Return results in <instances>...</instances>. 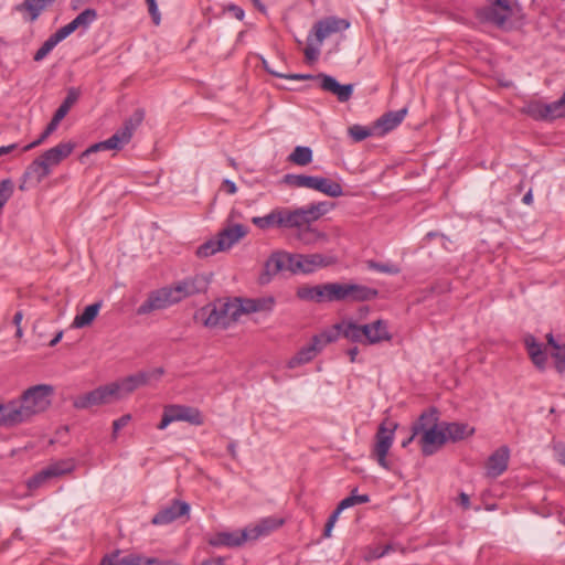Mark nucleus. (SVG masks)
<instances>
[{"mask_svg": "<svg viewBox=\"0 0 565 565\" xmlns=\"http://www.w3.org/2000/svg\"><path fill=\"white\" fill-rule=\"evenodd\" d=\"M279 210V227L292 228V210L278 207Z\"/></svg>", "mask_w": 565, "mask_h": 565, "instance_id": "obj_59", "label": "nucleus"}, {"mask_svg": "<svg viewBox=\"0 0 565 565\" xmlns=\"http://www.w3.org/2000/svg\"><path fill=\"white\" fill-rule=\"evenodd\" d=\"M350 23L345 19L337 18V17H327L317 21L312 30L309 34H312V38L317 42L318 46H321L323 41L330 36L331 34L345 31L349 29Z\"/></svg>", "mask_w": 565, "mask_h": 565, "instance_id": "obj_14", "label": "nucleus"}, {"mask_svg": "<svg viewBox=\"0 0 565 565\" xmlns=\"http://www.w3.org/2000/svg\"><path fill=\"white\" fill-rule=\"evenodd\" d=\"M248 541L246 527L233 532H217L207 539V543L213 547H239Z\"/></svg>", "mask_w": 565, "mask_h": 565, "instance_id": "obj_20", "label": "nucleus"}, {"mask_svg": "<svg viewBox=\"0 0 565 565\" xmlns=\"http://www.w3.org/2000/svg\"><path fill=\"white\" fill-rule=\"evenodd\" d=\"M317 79L320 82V88L334 95L340 103L348 102L353 94V84H340L333 76L319 73Z\"/></svg>", "mask_w": 565, "mask_h": 565, "instance_id": "obj_18", "label": "nucleus"}, {"mask_svg": "<svg viewBox=\"0 0 565 565\" xmlns=\"http://www.w3.org/2000/svg\"><path fill=\"white\" fill-rule=\"evenodd\" d=\"M145 1L147 2L148 11L152 18L153 23L158 25L160 23V12H159L156 0H145Z\"/></svg>", "mask_w": 565, "mask_h": 565, "instance_id": "obj_61", "label": "nucleus"}, {"mask_svg": "<svg viewBox=\"0 0 565 565\" xmlns=\"http://www.w3.org/2000/svg\"><path fill=\"white\" fill-rule=\"evenodd\" d=\"M54 390L47 384H39L28 388L19 401H11L13 411H17L19 424L28 422L33 415L44 412L51 404Z\"/></svg>", "mask_w": 565, "mask_h": 565, "instance_id": "obj_1", "label": "nucleus"}, {"mask_svg": "<svg viewBox=\"0 0 565 565\" xmlns=\"http://www.w3.org/2000/svg\"><path fill=\"white\" fill-rule=\"evenodd\" d=\"M282 270L292 273V254L286 252H275L266 260L263 273L259 276V282L266 285L273 277Z\"/></svg>", "mask_w": 565, "mask_h": 565, "instance_id": "obj_12", "label": "nucleus"}, {"mask_svg": "<svg viewBox=\"0 0 565 565\" xmlns=\"http://www.w3.org/2000/svg\"><path fill=\"white\" fill-rule=\"evenodd\" d=\"M248 231L244 225L234 224L221 231L216 238L220 241V245L224 246L226 250L245 237Z\"/></svg>", "mask_w": 565, "mask_h": 565, "instance_id": "obj_28", "label": "nucleus"}, {"mask_svg": "<svg viewBox=\"0 0 565 565\" xmlns=\"http://www.w3.org/2000/svg\"><path fill=\"white\" fill-rule=\"evenodd\" d=\"M363 330L365 331V334H363L364 344H376L392 339V335L388 332L387 322L382 319L363 324Z\"/></svg>", "mask_w": 565, "mask_h": 565, "instance_id": "obj_24", "label": "nucleus"}, {"mask_svg": "<svg viewBox=\"0 0 565 565\" xmlns=\"http://www.w3.org/2000/svg\"><path fill=\"white\" fill-rule=\"evenodd\" d=\"M61 42L58 36L53 33L50 38L41 45V47L35 52L33 60L35 62H41L44 60L50 52Z\"/></svg>", "mask_w": 565, "mask_h": 565, "instance_id": "obj_45", "label": "nucleus"}, {"mask_svg": "<svg viewBox=\"0 0 565 565\" xmlns=\"http://www.w3.org/2000/svg\"><path fill=\"white\" fill-rule=\"evenodd\" d=\"M17 411H13L11 403L0 404V427H13L19 425Z\"/></svg>", "mask_w": 565, "mask_h": 565, "instance_id": "obj_42", "label": "nucleus"}, {"mask_svg": "<svg viewBox=\"0 0 565 565\" xmlns=\"http://www.w3.org/2000/svg\"><path fill=\"white\" fill-rule=\"evenodd\" d=\"M510 450L507 446L497 449L488 459L487 475L492 478L501 476L508 468Z\"/></svg>", "mask_w": 565, "mask_h": 565, "instance_id": "obj_26", "label": "nucleus"}, {"mask_svg": "<svg viewBox=\"0 0 565 565\" xmlns=\"http://www.w3.org/2000/svg\"><path fill=\"white\" fill-rule=\"evenodd\" d=\"M82 30V28L78 25V23L73 19L70 23L65 24L64 26L60 28L55 34L58 36L61 41L66 39L68 35H71L76 30Z\"/></svg>", "mask_w": 565, "mask_h": 565, "instance_id": "obj_57", "label": "nucleus"}, {"mask_svg": "<svg viewBox=\"0 0 565 565\" xmlns=\"http://www.w3.org/2000/svg\"><path fill=\"white\" fill-rule=\"evenodd\" d=\"M370 501V497L367 494H354L352 493L351 495L344 498L343 500L340 501V509H348V508H351V507H354L356 504H363V503H367Z\"/></svg>", "mask_w": 565, "mask_h": 565, "instance_id": "obj_53", "label": "nucleus"}, {"mask_svg": "<svg viewBox=\"0 0 565 565\" xmlns=\"http://www.w3.org/2000/svg\"><path fill=\"white\" fill-rule=\"evenodd\" d=\"M544 107L542 102H532L525 107V113L535 120H546Z\"/></svg>", "mask_w": 565, "mask_h": 565, "instance_id": "obj_51", "label": "nucleus"}, {"mask_svg": "<svg viewBox=\"0 0 565 565\" xmlns=\"http://www.w3.org/2000/svg\"><path fill=\"white\" fill-rule=\"evenodd\" d=\"M178 303L171 286L157 289L149 294L147 300L137 309L138 315H148Z\"/></svg>", "mask_w": 565, "mask_h": 565, "instance_id": "obj_13", "label": "nucleus"}, {"mask_svg": "<svg viewBox=\"0 0 565 565\" xmlns=\"http://www.w3.org/2000/svg\"><path fill=\"white\" fill-rule=\"evenodd\" d=\"M82 30V28L78 25V23L73 19L70 23L65 24L64 26L60 28L55 34L58 36L61 41L66 39L68 35H71L76 30Z\"/></svg>", "mask_w": 565, "mask_h": 565, "instance_id": "obj_56", "label": "nucleus"}, {"mask_svg": "<svg viewBox=\"0 0 565 565\" xmlns=\"http://www.w3.org/2000/svg\"><path fill=\"white\" fill-rule=\"evenodd\" d=\"M313 178L315 175L288 173L284 175V182L294 188L312 189Z\"/></svg>", "mask_w": 565, "mask_h": 565, "instance_id": "obj_40", "label": "nucleus"}, {"mask_svg": "<svg viewBox=\"0 0 565 565\" xmlns=\"http://www.w3.org/2000/svg\"><path fill=\"white\" fill-rule=\"evenodd\" d=\"M312 190L319 191L330 198H339L343 194L340 183L323 177L315 175Z\"/></svg>", "mask_w": 565, "mask_h": 565, "instance_id": "obj_34", "label": "nucleus"}, {"mask_svg": "<svg viewBox=\"0 0 565 565\" xmlns=\"http://www.w3.org/2000/svg\"><path fill=\"white\" fill-rule=\"evenodd\" d=\"M50 173L51 171L46 168V164L38 157L26 167L23 173L24 182L39 184L43 179L50 175Z\"/></svg>", "mask_w": 565, "mask_h": 565, "instance_id": "obj_33", "label": "nucleus"}, {"mask_svg": "<svg viewBox=\"0 0 565 565\" xmlns=\"http://www.w3.org/2000/svg\"><path fill=\"white\" fill-rule=\"evenodd\" d=\"M349 135L355 142H360L366 139L367 137L372 136L373 131L367 127L361 125H353L349 128Z\"/></svg>", "mask_w": 565, "mask_h": 565, "instance_id": "obj_52", "label": "nucleus"}, {"mask_svg": "<svg viewBox=\"0 0 565 565\" xmlns=\"http://www.w3.org/2000/svg\"><path fill=\"white\" fill-rule=\"evenodd\" d=\"M544 111L546 120L565 117V98L562 96L555 102L545 104Z\"/></svg>", "mask_w": 565, "mask_h": 565, "instance_id": "obj_41", "label": "nucleus"}, {"mask_svg": "<svg viewBox=\"0 0 565 565\" xmlns=\"http://www.w3.org/2000/svg\"><path fill=\"white\" fill-rule=\"evenodd\" d=\"M335 340L337 334L332 331H323L316 334L309 344L302 347L297 354L288 361V367L295 369L310 362L327 344Z\"/></svg>", "mask_w": 565, "mask_h": 565, "instance_id": "obj_6", "label": "nucleus"}, {"mask_svg": "<svg viewBox=\"0 0 565 565\" xmlns=\"http://www.w3.org/2000/svg\"><path fill=\"white\" fill-rule=\"evenodd\" d=\"M55 2L56 0H24L14 6L13 10L21 13L25 22H34L43 11Z\"/></svg>", "mask_w": 565, "mask_h": 565, "instance_id": "obj_21", "label": "nucleus"}, {"mask_svg": "<svg viewBox=\"0 0 565 565\" xmlns=\"http://www.w3.org/2000/svg\"><path fill=\"white\" fill-rule=\"evenodd\" d=\"M225 250L224 246L220 245V241L217 238L209 239L207 242L203 243L201 246H199L196 250V255L199 257H209L214 255L217 252Z\"/></svg>", "mask_w": 565, "mask_h": 565, "instance_id": "obj_46", "label": "nucleus"}, {"mask_svg": "<svg viewBox=\"0 0 565 565\" xmlns=\"http://www.w3.org/2000/svg\"><path fill=\"white\" fill-rule=\"evenodd\" d=\"M189 512L190 505L186 502L173 500L168 507L161 509L153 515L151 523L154 525L170 524L177 519L188 515Z\"/></svg>", "mask_w": 565, "mask_h": 565, "instance_id": "obj_19", "label": "nucleus"}, {"mask_svg": "<svg viewBox=\"0 0 565 565\" xmlns=\"http://www.w3.org/2000/svg\"><path fill=\"white\" fill-rule=\"evenodd\" d=\"M307 46L305 49L306 60L309 62L317 61L320 54V46H318L317 42L312 38V34H309L307 38Z\"/></svg>", "mask_w": 565, "mask_h": 565, "instance_id": "obj_54", "label": "nucleus"}, {"mask_svg": "<svg viewBox=\"0 0 565 565\" xmlns=\"http://www.w3.org/2000/svg\"><path fill=\"white\" fill-rule=\"evenodd\" d=\"M331 263L332 262L330 257L323 256L321 254H295L292 255V273L310 274L313 273L317 268L326 267Z\"/></svg>", "mask_w": 565, "mask_h": 565, "instance_id": "obj_16", "label": "nucleus"}, {"mask_svg": "<svg viewBox=\"0 0 565 565\" xmlns=\"http://www.w3.org/2000/svg\"><path fill=\"white\" fill-rule=\"evenodd\" d=\"M130 139L118 129L111 137L103 141V145L107 147V150H120L122 149Z\"/></svg>", "mask_w": 565, "mask_h": 565, "instance_id": "obj_44", "label": "nucleus"}, {"mask_svg": "<svg viewBox=\"0 0 565 565\" xmlns=\"http://www.w3.org/2000/svg\"><path fill=\"white\" fill-rule=\"evenodd\" d=\"M74 148V142H61L44 151L39 158L46 164V168L52 171V168L58 166L64 159H66L73 152Z\"/></svg>", "mask_w": 565, "mask_h": 565, "instance_id": "obj_22", "label": "nucleus"}, {"mask_svg": "<svg viewBox=\"0 0 565 565\" xmlns=\"http://www.w3.org/2000/svg\"><path fill=\"white\" fill-rule=\"evenodd\" d=\"M210 280L204 275H195L193 277L186 278L171 286L172 291L177 298V301H181L182 299L204 292L209 287Z\"/></svg>", "mask_w": 565, "mask_h": 565, "instance_id": "obj_15", "label": "nucleus"}, {"mask_svg": "<svg viewBox=\"0 0 565 565\" xmlns=\"http://www.w3.org/2000/svg\"><path fill=\"white\" fill-rule=\"evenodd\" d=\"M552 358L555 360V369L559 374L565 373V348H562L552 353Z\"/></svg>", "mask_w": 565, "mask_h": 565, "instance_id": "obj_60", "label": "nucleus"}, {"mask_svg": "<svg viewBox=\"0 0 565 565\" xmlns=\"http://www.w3.org/2000/svg\"><path fill=\"white\" fill-rule=\"evenodd\" d=\"M447 441L446 431L441 426H435L420 434L419 445L424 456L434 455Z\"/></svg>", "mask_w": 565, "mask_h": 565, "instance_id": "obj_17", "label": "nucleus"}, {"mask_svg": "<svg viewBox=\"0 0 565 565\" xmlns=\"http://www.w3.org/2000/svg\"><path fill=\"white\" fill-rule=\"evenodd\" d=\"M443 428L446 431L447 440L450 439L452 441L461 440L475 433V429L465 423H444Z\"/></svg>", "mask_w": 565, "mask_h": 565, "instance_id": "obj_35", "label": "nucleus"}, {"mask_svg": "<svg viewBox=\"0 0 565 565\" xmlns=\"http://www.w3.org/2000/svg\"><path fill=\"white\" fill-rule=\"evenodd\" d=\"M97 19V12L95 9H85L82 11L76 18L75 21L82 28L83 31H86L89 25Z\"/></svg>", "mask_w": 565, "mask_h": 565, "instance_id": "obj_49", "label": "nucleus"}, {"mask_svg": "<svg viewBox=\"0 0 565 565\" xmlns=\"http://www.w3.org/2000/svg\"><path fill=\"white\" fill-rule=\"evenodd\" d=\"M203 311L205 313L204 326L209 328L226 329L242 316L237 298L206 307Z\"/></svg>", "mask_w": 565, "mask_h": 565, "instance_id": "obj_5", "label": "nucleus"}, {"mask_svg": "<svg viewBox=\"0 0 565 565\" xmlns=\"http://www.w3.org/2000/svg\"><path fill=\"white\" fill-rule=\"evenodd\" d=\"M102 150H107V147L103 145V141L100 142H97V143H94L90 147H88L79 157V160L82 162H85V158H87L89 154L92 153H95V152H98V151H102Z\"/></svg>", "mask_w": 565, "mask_h": 565, "instance_id": "obj_62", "label": "nucleus"}, {"mask_svg": "<svg viewBox=\"0 0 565 565\" xmlns=\"http://www.w3.org/2000/svg\"><path fill=\"white\" fill-rule=\"evenodd\" d=\"M74 470V463L72 460H61L54 462L46 468L42 469L34 476H32L28 481L26 486L29 490H36L45 484L49 480L53 478L61 477L63 475L70 473Z\"/></svg>", "mask_w": 565, "mask_h": 565, "instance_id": "obj_11", "label": "nucleus"}, {"mask_svg": "<svg viewBox=\"0 0 565 565\" xmlns=\"http://www.w3.org/2000/svg\"><path fill=\"white\" fill-rule=\"evenodd\" d=\"M279 210L274 209L265 216H254L252 223L258 228L266 231L271 227H279Z\"/></svg>", "mask_w": 565, "mask_h": 565, "instance_id": "obj_38", "label": "nucleus"}, {"mask_svg": "<svg viewBox=\"0 0 565 565\" xmlns=\"http://www.w3.org/2000/svg\"><path fill=\"white\" fill-rule=\"evenodd\" d=\"M82 30V28L78 25V23L73 19L70 23L65 24L64 26L60 28L55 34L58 36L61 41L66 39L68 35H71L76 30Z\"/></svg>", "mask_w": 565, "mask_h": 565, "instance_id": "obj_58", "label": "nucleus"}, {"mask_svg": "<svg viewBox=\"0 0 565 565\" xmlns=\"http://www.w3.org/2000/svg\"><path fill=\"white\" fill-rule=\"evenodd\" d=\"M524 345L532 363L540 370L545 367L546 354L543 351L542 344L537 342L534 335L526 334L524 337Z\"/></svg>", "mask_w": 565, "mask_h": 565, "instance_id": "obj_29", "label": "nucleus"}, {"mask_svg": "<svg viewBox=\"0 0 565 565\" xmlns=\"http://www.w3.org/2000/svg\"><path fill=\"white\" fill-rule=\"evenodd\" d=\"M119 551H115L110 555H106L102 563H108V565H149L148 556L138 553L128 554L121 558H118Z\"/></svg>", "mask_w": 565, "mask_h": 565, "instance_id": "obj_31", "label": "nucleus"}, {"mask_svg": "<svg viewBox=\"0 0 565 565\" xmlns=\"http://www.w3.org/2000/svg\"><path fill=\"white\" fill-rule=\"evenodd\" d=\"M331 207L328 202L312 203L307 207H299L292 210V228L300 230L299 238L309 244L320 236L318 232L310 228L308 225L324 215Z\"/></svg>", "mask_w": 565, "mask_h": 565, "instance_id": "obj_2", "label": "nucleus"}, {"mask_svg": "<svg viewBox=\"0 0 565 565\" xmlns=\"http://www.w3.org/2000/svg\"><path fill=\"white\" fill-rule=\"evenodd\" d=\"M396 428V423L385 419L379 425L374 436L371 457L385 470H392V463L387 460V455L394 443Z\"/></svg>", "mask_w": 565, "mask_h": 565, "instance_id": "obj_4", "label": "nucleus"}, {"mask_svg": "<svg viewBox=\"0 0 565 565\" xmlns=\"http://www.w3.org/2000/svg\"><path fill=\"white\" fill-rule=\"evenodd\" d=\"M367 268L379 271V273H385L390 275H397L401 271V268L392 263H379L375 260H369L367 262Z\"/></svg>", "mask_w": 565, "mask_h": 565, "instance_id": "obj_48", "label": "nucleus"}, {"mask_svg": "<svg viewBox=\"0 0 565 565\" xmlns=\"http://www.w3.org/2000/svg\"><path fill=\"white\" fill-rule=\"evenodd\" d=\"M288 160L297 166L305 167L312 161V150L309 147L297 146L289 154Z\"/></svg>", "mask_w": 565, "mask_h": 565, "instance_id": "obj_39", "label": "nucleus"}, {"mask_svg": "<svg viewBox=\"0 0 565 565\" xmlns=\"http://www.w3.org/2000/svg\"><path fill=\"white\" fill-rule=\"evenodd\" d=\"M241 315L254 312H269L274 309L275 298L273 296L260 298H237Z\"/></svg>", "mask_w": 565, "mask_h": 565, "instance_id": "obj_25", "label": "nucleus"}, {"mask_svg": "<svg viewBox=\"0 0 565 565\" xmlns=\"http://www.w3.org/2000/svg\"><path fill=\"white\" fill-rule=\"evenodd\" d=\"M488 6L477 12V17L482 22L491 23L498 28H504L513 14L510 0H487Z\"/></svg>", "mask_w": 565, "mask_h": 565, "instance_id": "obj_7", "label": "nucleus"}, {"mask_svg": "<svg viewBox=\"0 0 565 565\" xmlns=\"http://www.w3.org/2000/svg\"><path fill=\"white\" fill-rule=\"evenodd\" d=\"M149 565H182L174 559H160L157 557L149 558Z\"/></svg>", "mask_w": 565, "mask_h": 565, "instance_id": "obj_64", "label": "nucleus"}, {"mask_svg": "<svg viewBox=\"0 0 565 565\" xmlns=\"http://www.w3.org/2000/svg\"><path fill=\"white\" fill-rule=\"evenodd\" d=\"M145 118V110L141 108L136 109L132 115L127 118L121 128H119L128 139L131 140L134 131L141 125Z\"/></svg>", "mask_w": 565, "mask_h": 565, "instance_id": "obj_37", "label": "nucleus"}, {"mask_svg": "<svg viewBox=\"0 0 565 565\" xmlns=\"http://www.w3.org/2000/svg\"><path fill=\"white\" fill-rule=\"evenodd\" d=\"M78 97V90L76 88H70L67 90L66 97L64 98L63 103L58 106L54 115L63 119L70 111L71 107L77 102Z\"/></svg>", "mask_w": 565, "mask_h": 565, "instance_id": "obj_43", "label": "nucleus"}, {"mask_svg": "<svg viewBox=\"0 0 565 565\" xmlns=\"http://www.w3.org/2000/svg\"><path fill=\"white\" fill-rule=\"evenodd\" d=\"M328 302H354L375 298L377 291L358 284L327 282Z\"/></svg>", "mask_w": 565, "mask_h": 565, "instance_id": "obj_3", "label": "nucleus"}, {"mask_svg": "<svg viewBox=\"0 0 565 565\" xmlns=\"http://www.w3.org/2000/svg\"><path fill=\"white\" fill-rule=\"evenodd\" d=\"M337 334V338L341 334L345 339L352 342H359L364 344V335L365 331L363 330V324H358L353 321H342L334 326V330H331Z\"/></svg>", "mask_w": 565, "mask_h": 565, "instance_id": "obj_27", "label": "nucleus"}, {"mask_svg": "<svg viewBox=\"0 0 565 565\" xmlns=\"http://www.w3.org/2000/svg\"><path fill=\"white\" fill-rule=\"evenodd\" d=\"M130 418H131L130 415H124V416L119 417L118 419L114 420V423H113V434H114V437H116L117 433L121 428L127 426V424L129 423Z\"/></svg>", "mask_w": 565, "mask_h": 565, "instance_id": "obj_63", "label": "nucleus"}, {"mask_svg": "<svg viewBox=\"0 0 565 565\" xmlns=\"http://www.w3.org/2000/svg\"><path fill=\"white\" fill-rule=\"evenodd\" d=\"M296 296L303 301L316 302V286L302 285L296 290Z\"/></svg>", "mask_w": 565, "mask_h": 565, "instance_id": "obj_55", "label": "nucleus"}, {"mask_svg": "<svg viewBox=\"0 0 565 565\" xmlns=\"http://www.w3.org/2000/svg\"><path fill=\"white\" fill-rule=\"evenodd\" d=\"M14 191V183L11 179H3L0 181V212L10 200Z\"/></svg>", "mask_w": 565, "mask_h": 565, "instance_id": "obj_47", "label": "nucleus"}, {"mask_svg": "<svg viewBox=\"0 0 565 565\" xmlns=\"http://www.w3.org/2000/svg\"><path fill=\"white\" fill-rule=\"evenodd\" d=\"M172 422H188L193 425H201L203 423L201 413L198 408L183 405H171L166 407L162 418L158 424V428L164 429Z\"/></svg>", "mask_w": 565, "mask_h": 565, "instance_id": "obj_8", "label": "nucleus"}, {"mask_svg": "<svg viewBox=\"0 0 565 565\" xmlns=\"http://www.w3.org/2000/svg\"><path fill=\"white\" fill-rule=\"evenodd\" d=\"M162 374L163 370L158 367L152 371H141L114 382V386H117V397L119 398L122 395L130 394L138 387L150 383L152 380H159Z\"/></svg>", "mask_w": 565, "mask_h": 565, "instance_id": "obj_10", "label": "nucleus"}, {"mask_svg": "<svg viewBox=\"0 0 565 565\" xmlns=\"http://www.w3.org/2000/svg\"><path fill=\"white\" fill-rule=\"evenodd\" d=\"M113 398L117 397V386L114 383L99 386L84 395L77 396L73 401V406L77 409H86L92 406L103 405L109 403Z\"/></svg>", "mask_w": 565, "mask_h": 565, "instance_id": "obj_9", "label": "nucleus"}, {"mask_svg": "<svg viewBox=\"0 0 565 565\" xmlns=\"http://www.w3.org/2000/svg\"><path fill=\"white\" fill-rule=\"evenodd\" d=\"M407 114L406 108H402L396 111H388L381 116L375 121V129H381V135L387 134L388 131L395 129L405 118Z\"/></svg>", "mask_w": 565, "mask_h": 565, "instance_id": "obj_30", "label": "nucleus"}, {"mask_svg": "<svg viewBox=\"0 0 565 565\" xmlns=\"http://www.w3.org/2000/svg\"><path fill=\"white\" fill-rule=\"evenodd\" d=\"M284 524V520L276 516H268L246 526L249 541L267 536Z\"/></svg>", "mask_w": 565, "mask_h": 565, "instance_id": "obj_23", "label": "nucleus"}, {"mask_svg": "<svg viewBox=\"0 0 565 565\" xmlns=\"http://www.w3.org/2000/svg\"><path fill=\"white\" fill-rule=\"evenodd\" d=\"M100 308H102L100 301L87 306L84 309L83 313L77 315L74 318V320L72 322V327L79 329V328L89 326L97 317Z\"/></svg>", "mask_w": 565, "mask_h": 565, "instance_id": "obj_36", "label": "nucleus"}, {"mask_svg": "<svg viewBox=\"0 0 565 565\" xmlns=\"http://www.w3.org/2000/svg\"><path fill=\"white\" fill-rule=\"evenodd\" d=\"M263 65H264V68L271 75L276 76V77H280V78H287V79H296V81H307V79H317V75H311V74H284V73H279L277 71H271L269 67H268V62L267 61H263Z\"/></svg>", "mask_w": 565, "mask_h": 565, "instance_id": "obj_50", "label": "nucleus"}, {"mask_svg": "<svg viewBox=\"0 0 565 565\" xmlns=\"http://www.w3.org/2000/svg\"><path fill=\"white\" fill-rule=\"evenodd\" d=\"M438 420L437 409L435 407H430L424 411L416 422H414L412 431H414V435H420L429 428L438 426Z\"/></svg>", "mask_w": 565, "mask_h": 565, "instance_id": "obj_32", "label": "nucleus"}]
</instances>
